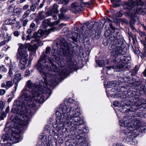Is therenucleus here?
Instances as JSON below:
<instances>
[{
	"instance_id": "25",
	"label": "nucleus",
	"mask_w": 146,
	"mask_h": 146,
	"mask_svg": "<svg viewBox=\"0 0 146 146\" xmlns=\"http://www.w3.org/2000/svg\"><path fill=\"white\" fill-rule=\"evenodd\" d=\"M15 19H7L5 21V23L7 25H12L15 23Z\"/></svg>"
},
{
	"instance_id": "42",
	"label": "nucleus",
	"mask_w": 146,
	"mask_h": 146,
	"mask_svg": "<svg viewBox=\"0 0 146 146\" xmlns=\"http://www.w3.org/2000/svg\"><path fill=\"white\" fill-rule=\"evenodd\" d=\"M5 103L2 101H0V109L3 110L5 107Z\"/></svg>"
},
{
	"instance_id": "26",
	"label": "nucleus",
	"mask_w": 146,
	"mask_h": 146,
	"mask_svg": "<svg viewBox=\"0 0 146 146\" xmlns=\"http://www.w3.org/2000/svg\"><path fill=\"white\" fill-rule=\"evenodd\" d=\"M126 80V82H127L129 84L132 86L134 81L135 80L132 77H127Z\"/></svg>"
},
{
	"instance_id": "28",
	"label": "nucleus",
	"mask_w": 146,
	"mask_h": 146,
	"mask_svg": "<svg viewBox=\"0 0 146 146\" xmlns=\"http://www.w3.org/2000/svg\"><path fill=\"white\" fill-rule=\"evenodd\" d=\"M126 135V136H125L124 138V140H125V141L126 142H129L131 140V137H132L131 135L130 136L129 135V133H123Z\"/></svg>"
},
{
	"instance_id": "46",
	"label": "nucleus",
	"mask_w": 146,
	"mask_h": 146,
	"mask_svg": "<svg viewBox=\"0 0 146 146\" xmlns=\"http://www.w3.org/2000/svg\"><path fill=\"white\" fill-rule=\"evenodd\" d=\"M113 21L114 22L118 25H120V23L119 22V19H113Z\"/></svg>"
},
{
	"instance_id": "19",
	"label": "nucleus",
	"mask_w": 146,
	"mask_h": 146,
	"mask_svg": "<svg viewBox=\"0 0 146 146\" xmlns=\"http://www.w3.org/2000/svg\"><path fill=\"white\" fill-rule=\"evenodd\" d=\"M88 32L90 34V36L92 37V38H93L96 35L95 31V29L93 27L90 26L88 27Z\"/></svg>"
},
{
	"instance_id": "61",
	"label": "nucleus",
	"mask_w": 146,
	"mask_h": 146,
	"mask_svg": "<svg viewBox=\"0 0 146 146\" xmlns=\"http://www.w3.org/2000/svg\"><path fill=\"white\" fill-rule=\"evenodd\" d=\"M29 6L28 5H26L23 6V9L25 10H26L29 7Z\"/></svg>"
},
{
	"instance_id": "63",
	"label": "nucleus",
	"mask_w": 146,
	"mask_h": 146,
	"mask_svg": "<svg viewBox=\"0 0 146 146\" xmlns=\"http://www.w3.org/2000/svg\"><path fill=\"white\" fill-rule=\"evenodd\" d=\"M31 35L30 34H29L26 36V40H29L31 38Z\"/></svg>"
},
{
	"instance_id": "54",
	"label": "nucleus",
	"mask_w": 146,
	"mask_h": 146,
	"mask_svg": "<svg viewBox=\"0 0 146 146\" xmlns=\"http://www.w3.org/2000/svg\"><path fill=\"white\" fill-rule=\"evenodd\" d=\"M66 114H67V112H66L64 113V119H66V120L65 121V122L64 121V122L66 123V121H67V119H68L69 120L70 119V117H68V118H66V117H67V116L66 115ZM65 125H67L66 124H65Z\"/></svg>"
},
{
	"instance_id": "39",
	"label": "nucleus",
	"mask_w": 146,
	"mask_h": 146,
	"mask_svg": "<svg viewBox=\"0 0 146 146\" xmlns=\"http://www.w3.org/2000/svg\"><path fill=\"white\" fill-rule=\"evenodd\" d=\"M51 50L49 46H47L46 49V50L44 52H43V54H49L50 53V51ZM42 54V55L43 54Z\"/></svg>"
},
{
	"instance_id": "5",
	"label": "nucleus",
	"mask_w": 146,
	"mask_h": 146,
	"mask_svg": "<svg viewBox=\"0 0 146 146\" xmlns=\"http://www.w3.org/2000/svg\"><path fill=\"white\" fill-rule=\"evenodd\" d=\"M122 44H118L109 46V48L110 50H112L111 54L113 62L118 63L121 61H123L125 62L118 64L116 66H107L106 68L108 70L111 69H121L122 70H124L130 68V66H128L127 63L130 59L131 58L129 56L126 57L123 56L126 52V49L122 48Z\"/></svg>"
},
{
	"instance_id": "14",
	"label": "nucleus",
	"mask_w": 146,
	"mask_h": 146,
	"mask_svg": "<svg viewBox=\"0 0 146 146\" xmlns=\"http://www.w3.org/2000/svg\"><path fill=\"white\" fill-rule=\"evenodd\" d=\"M129 116L127 117V119L122 120L120 121L119 125L121 126L124 127H126V128L123 130V131L125 130H126L125 132H127V128L128 126H130V124H131V122H130V121L128 120L129 119L128 118L127 119Z\"/></svg>"
},
{
	"instance_id": "50",
	"label": "nucleus",
	"mask_w": 146,
	"mask_h": 146,
	"mask_svg": "<svg viewBox=\"0 0 146 146\" xmlns=\"http://www.w3.org/2000/svg\"><path fill=\"white\" fill-rule=\"evenodd\" d=\"M111 33H109L108 31H106L105 32L104 35L106 37H107L109 36L110 37L111 35Z\"/></svg>"
},
{
	"instance_id": "27",
	"label": "nucleus",
	"mask_w": 146,
	"mask_h": 146,
	"mask_svg": "<svg viewBox=\"0 0 146 146\" xmlns=\"http://www.w3.org/2000/svg\"><path fill=\"white\" fill-rule=\"evenodd\" d=\"M145 86L141 84V83L137 86H136L134 88L135 90L139 91H142L144 90L145 89Z\"/></svg>"
},
{
	"instance_id": "12",
	"label": "nucleus",
	"mask_w": 146,
	"mask_h": 146,
	"mask_svg": "<svg viewBox=\"0 0 146 146\" xmlns=\"http://www.w3.org/2000/svg\"><path fill=\"white\" fill-rule=\"evenodd\" d=\"M58 6L55 4H53L52 9H50L49 11L46 13V16L44 17L45 18L48 16L51 15L54 18H57V16L54 15V13L58 14V11L57 9Z\"/></svg>"
},
{
	"instance_id": "60",
	"label": "nucleus",
	"mask_w": 146,
	"mask_h": 146,
	"mask_svg": "<svg viewBox=\"0 0 146 146\" xmlns=\"http://www.w3.org/2000/svg\"><path fill=\"white\" fill-rule=\"evenodd\" d=\"M28 21L27 19L24 20L23 23V25L24 27H25Z\"/></svg>"
},
{
	"instance_id": "38",
	"label": "nucleus",
	"mask_w": 146,
	"mask_h": 146,
	"mask_svg": "<svg viewBox=\"0 0 146 146\" xmlns=\"http://www.w3.org/2000/svg\"><path fill=\"white\" fill-rule=\"evenodd\" d=\"M31 12V11L30 9H28L26 11L23 16V18H25L28 17V16L29 14Z\"/></svg>"
},
{
	"instance_id": "40",
	"label": "nucleus",
	"mask_w": 146,
	"mask_h": 146,
	"mask_svg": "<svg viewBox=\"0 0 146 146\" xmlns=\"http://www.w3.org/2000/svg\"><path fill=\"white\" fill-rule=\"evenodd\" d=\"M14 13H15V15H18V14L20 13H21V9H15L13 11Z\"/></svg>"
},
{
	"instance_id": "56",
	"label": "nucleus",
	"mask_w": 146,
	"mask_h": 146,
	"mask_svg": "<svg viewBox=\"0 0 146 146\" xmlns=\"http://www.w3.org/2000/svg\"><path fill=\"white\" fill-rule=\"evenodd\" d=\"M113 6L114 8H116L117 7L119 6V4L118 3H117L113 2Z\"/></svg>"
},
{
	"instance_id": "41",
	"label": "nucleus",
	"mask_w": 146,
	"mask_h": 146,
	"mask_svg": "<svg viewBox=\"0 0 146 146\" xmlns=\"http://www.w3.org/2000/svg\"><path fill=\"white\" fill-rule=\"evenodd\" d=\"M127 79L126 77L124 78L120 77L119 78L118 80V81L121 82H126V80Z\"/></svg>"
},
{
	"instance_id": "17",
	"label": "nucleus",
	"mask_w": 146,
	"mask_h": 146,
	"mask_svg": "<svg viewBox=\"0 0 146 146\" xmlns=\"http://www.w3.org/2000/svg\"><path fill=\"white\" fill-rule=\"evenodd\" d=\"M60 109L62 111V113H59V111H57L56 112V115H58V119H60L59 121L60 122H61V120H62V119H61V117H62V116H63V118L64 117V112L63 111H64V108H63V105L62 104H61L60 105Z\"/></svg>"
},
{
	"instance_id": "7",
	"label": "nucleus",
	"mask_w": 146,
	"mask_h": 146,
	"mask_svg": "<svg viewBox=\"0 0 146 146\" xmlns=\"http://www.w3.org/2000/svg\"><path fill=\"white\" fill-rule=\"evenodd\" d=\"M128 118L129 119L128 120L131 122L130 126H128L127 128V132H125L126 130H125L123 133H128L130 136L131 135L133 137H136L138 136L140 137L142 136V135L139 133V131L138 130L143 125L141 121L136 119L135 120L133 119L131 116H129Z\"/></svg>"
},
{
	"instance_id": "35",
	"label": "nucleus",
	"mask_w": 146,
	"mask_h": 146,
	"mask_svg": "<svg viewBox=\"0 0 146 146\" xmlns=\"http://www.w3.org/2000/svg\"><path fill=\"white\" fill-rule=\"evenodd\" d=\"M72 8L74 10H76V12H77L80 11L82 10V8L79 5H75L72 7Z\"/></svg>"
},
{
	"instance_id": "10",
	"label": "nucleus",
	"mask_w": 146,
	"mask_h": 146,
	"mask_svg": "<svg viewBox=\"0 0 146 146\" xmlns=\"http://www.w3.org/2000/svg\"><path fill=\"white\" fill-rule=\"evenodd\" d=\"M143 3L141 0H137L136 2V6L135 8V10L133 13H134V15H132L134 18L139 17V14L142 15H146V10L145 9L142 8V5Z\"/></svg>"
},
{
	"instance_id": "1",
	"label": "nucleus",
	"mask_w": 146,
	"mask_h": 146,
	"mask_svg": "<svg viewBox=\"0 0 146 146\" xmlns=\"http://www.w3.org/2000/svg\"><path fill=\"white\" fill-rule=\"evenodd\" d=\"M52 46L53 49L51 51V57L43 54L36 66L38 71L45 75V77H42V80H39L36 84H32L31 80L28 81L27 86L23 89L31 90L29 94L35 101L40 103L44 101L41 94H47L49 96L51 94L50 88L55 86L58 84V80H62L64 78V72L62 71L58 73L57 66L53 63L60 59L56 50L64 54V38L62 35L58 41L53 43Z\"/></svg>"
},
{
	"instance_id": "49",
	"label": "nucleus",
	"mask_w": 146,
	"mask_h": 146,
	"mask_svg": "<svg viewBox=\"0 0 146 146\" xmlns=\"http://www.w3.org/2000/svg\"><path fill=\"white\" fill-rule=\"evenodd\" d=\"M88 32V30L85 31L84 37L85 38L89 36H90V34Z\"/></svg>"
},
{
	"instance_id": "55",
	"label": "nucleus",
	"mask_w": 146,
	"mask_h": 146,
	"mask_svg": "<svg viewBox=\"0 0 146 146\" xmlns=\"http://www.w3.org/2000/svg\"><path fill=\"white\" fill-rule=\"evenodd\" d=\"M5 92V91L4 89L0 90V95H3L4 94Z\"/></svg>"
},
{
	"instance_id": "30",
	"label": "nucleus",
	"mask_w": 146,
	"mask_h": 146,
	"mask_svg": "<svg viewBox=\"0 0 146 146\" xmlns=\"http://www.w3.org/2000/svg\"><path fill=\"white\" fill-rule=\"evenodd\" d=\"M73 36L72 38V39L73 41L76 42H78V34L77 33H73Z\"/></svg>"
},
{
	"instance_id": "37",
	"label": "nucleus",
	"mask_w": 146,
	"mask_h": 146,
	"mask_svg": "<svg viewBox=\"0 0 146 146\" xmlns=\"http://www.w3.org/2000/svg\"><path fill=\"white\" fill-rule=\"evenodd\" d=\"M15 7L14 4L10 5L8 7V9L9 10V11L11 12H12L15 9L14 8Z\"/></svg>"
},
{
	"instance_id": "58",
	"label": "nucleus",
	"mask_w": 146,
	"mask_h": 146,
	"mask_svg": "<svg viewBox=\"0 0 146 146\" xmlns=\"http://www.w3.org/2000/svg\"><path fill=\"white\" fill-rule=\"evenodd\" d=\"M13 34L15 36L17 37L19 35V32L18 31H15L14 32Z\"/></svg>"
},
{
	"instance_id": "57",
	"label": "nucleus",
	"mask_w": 146,
	"mask_h": 146,
	"mask_svg": "<svg viewBox=\"0 0 146 146\" xmlns=\"http://www.w3.org/2000/svg\"><path fill=\"white\" fill-rule=\"evenodd\" d=\"M52 132L54 133V136H56L57 137H58L57 135H58V131L57 130L54 131V130H52Z\"/></svg>"
},
{
	"instance_id": "36",
	"label": "nucleus",
	"mask_w": 146,
	"mask_h": 146,
	"mask_svg": "<svg viewBox=\"0 0 146 146\" xmlns=\"http://www.w3.org/2000/svg\"><path fill=\"white\" fill-rule=\"evenodd\" d=\"M97 63L100 67H102L105 65V63L104 60H98Z\"/></svg>"
},
{
	"instance_id": "20",
	"label": "nucleus",
	"mask_w": 146,
	"mask_h": 146,
	"mask_svg": "<svg viewBox=\"0 0 146 146\" xmlns=\"http://www.w3.org/2000/svg\"><path fill=\"white\" fill-rule=\"evenodd\" d=\"M13 83L12 81H9L7 82L5 84L3 83L1 84V87L5 88L7 90L11 87L13 85Z\"/></svg>"
},
{
	"instance_id": "45",
	"label": "nucleus",
	"mask_w": 146,
	"mask_h": 146,
	"mask_svg": "<svg viewBox=\"0 0 146 146\" xmlns=\"http://www.w3.org/2000/svg\"><path fill=\"white\" fill-rule=\"evenodd\" d=\"M107 84L109 87H113L115 86L114 83L113 82H108L107 83Z\"/></svg>"
},
{
	"instance_id": "32",
	"label": "nucleus",
	"mask_w": 146,
	"mask_h": 146,
	"mask_svg": "<svg viewBox=\"0 0 146 146\" xmlns=\"http://www.w3.org/2000/svg\"><path fill=\"white\" fill-rule=\"evenodd\" d=\"M146 133V125L142 126L140 129V131H139V133H141L142 135L143 133Z\"/></svg>"
},
{
	"instance_id": "47",
	"label": "nucleus",
	"mask_w": 146,
	"mask_h": 146,
	"mask_svg": "<svg viewBox=\"0 0 146 146\" xmlns=\"http://www.w3.org/2000/svg\"><path fill=\"white\" fill-rule=\"evenodd\" d=\"M13 143L11 142H7L6 143L2 144L1 146H11L12 144Z\"/></svg>"
},
{
	"instance_id": "64",
	"label": "nucleus",
	"mask_w": 146,
	"mask_h": 146,
	"mask_svg": "<svg viewBox=\"0 0 146 146\" xmlns=\"http://www.w3.org/2000/svg\"><path fill=\"white\" fill-rule=\"evenodd\" d=\"M30 73V71L28 70H27L26 71V73L25 74V76H28Z\"/></svg>"
},
{
	"instance_id": "31",
	"label": "nucleus",
	"mask_w": 146,
	"mask_h": 146,
	"mask_svg": "<svg viewBox=\"0 0 146 146\" xmlns=\"http://www.w3.org/2000/svg\"><path fill=\"white\" fill-rule=\"evenodd\" d=\"M64 7H62L60 9V13L58 14L59 18H64Z\"/></svg>"
},
{
	"instance_id": "2",
	"label": "nucleus",
	"mask_w": 146,
	"mask_h": 146,
	"mask_svg": "<svg viewBox=\"0 0 146 146\" xmlns=\"http://www.w3.org/2000/svg\"><path fill=\"white\" fill-rule=\"evenodd\" d=\"M30 90H23L21 95L18 101H15L14 104L18 108H13L11 112L17 114L16 115L12 116L11 118L12 121L11 125L8 127H5L4 131L8 133L3 134L1 137V140L3 142L16 143L19 141L18 135H14V134H10L14 131V129L22 130L21 128L26 126L28 124L30 118L33 114L34 110L36 108V105L32 101L34 100L29 94Z\"/></svg>"
},
{
	"instance_id": "16",
	"label": "nucleus",
	"mask_w": 146,
	"mask_h": 146,
	"mask_svg": "<svg viewBox=\"0 0 146 146\" xmlns=\"http://www.w3.org/2000/svg\"><path fill=\"white\" fill-rule=\"evenodd\" d=\"M82 134H77L76 135V139L77 140L78 143H80L82 145L83 144H84L85 143L86 141V139L82 136Z\"/></svg>"
},
{
	"instance_id": "11",
	"label": "nucleus",
	"mask_w": 146,
	"mask_h": 146,
	"mask_svg": "<svg viewBox=\"0 0 146 146\" xmlns=\"http://www.w3.org/2000/svg\"><path fill=\"white\" fill-rule=\"evenodd\" d=\"M129 3L124 2L123 3V9H124L132 10L133 11H134L136 7L137 0H129Z\"/></svg>"
},
{
	"instance_id": "51",
	"label": "nucleus",
	"mask_w": 146,
	"mask_h": 146,
	"mask_svg": "<svg viewBox=\"0 0 146 146\" xmlns=\"http://www.w3.org/2000/svg\"><path fill=\"white\" fill-rule=\"evenodd\" d=\"M138 33L142 37H143V36H145V33L142 32L141 31H139L138 32Z\"/></svg>"
},
{
	"instance_id": "21",
	"label": "nucleus",
	"mask_w": 146,
	"mask_h": 146,
	"mask_svg": "<svg viewBox=\"0 0 146 146\" xmlns=\"http://www.w3.org/2000/svg\"><path fill=\"white\" fill-rule=\"evenodd\" d=\"M17 70L16 68L12 65H10L8 74L11 77L13 75L14 72H15Z\"/></svg>"
},
{
	"instance_id": "23",
	"label": "nucleus",
	"mask_w": 146,
	"mask_h": 146,
	"mask_svg": "<svg viewBox=\"0 0 146 146\" xmlns=\"http://www.w3.org/2000/svg\"><path fill=\"white\" fill-rule=\"evenodd\" d=\"M138 19H137V20H136L135 19H131L130 21V27L133 31L134 30H135V28L133 26V24L135 23L136 22L137 23V24H138Z\"/></svg>"
},
{
	"instance_id": "59",
	"label": "nucleus",
	"mask_w": 146,
	"mask_h": 146,
	"mask_svg": "<svg viewBox=\"0 0 146 146\" xmlns=\"http://www.w3.org/2000/svg\"><path fill=\"white\" fill-rule=\"evenodd\" d=\"M16 27L18 28H19L20 27L21 24L19 22H17L16 23Z\"/></svg>"
},
{
	"instance_id": "6",
	"label": "nucleus",
	"mask_w": 146,
	"mask_h": 146,
	"mask_svg": "<svg viewBox=\"0 0 146 146\" xmlns=\"http://www.w3.org/2000/svg\"><path fill=\"white\" fill-rule=\"evenodd\" d=\"M75 48L76 47H74L73 49L72 48L70 47L64 41V56L66 58V61L68 64L67 67H66L65 72L64 71V78L70 75L71 69H74L75 70L78 69L77 62L71 60L72 57L74 54V52H75L77 51L75 50Z\"/></svg>"
},
{
	"instance_id": "53",
	"label": "nucleus",
	"mask_w": 146,
	"mask_h": 146,
	"mask_svg": "<svg viewBox=\"0 0 146 146\" xmlns=\"http://www.w3.org/2000/svg\"><path fill=\"white\" fill-rule=\"evenodd\" d=\"M36 8V6L35 4H33L30 7V9L32 11H34L35 9Z\"/></svg>"
},
{
	"instance_id": "43",
	"label": "nucleus",
	"mask_w": 146,
	"mask_h": 146,
	"mask_svg": "<svg viewBox=\"0 0 146 146\" xmlns=\"http://www.w3.org/2000/svg\"><path fill=\"white\" fill-rule=\"evenodd\" d=\"M56 29L54 27H52L50 29H48L46 31L48 33V35L51 32V31H55V30Z\"/></svg>"
},
{
	"instance_id": "24",
	"label": "nucleus",
	"mask_w": 146,
	"mask_h": 146,
	"mask_svg": "<svg viewBox=\"0 0 146 146\" xmlns=\"http://www.w3.org/2000/svg\"><path fill=\"white\" fill-rule=\"evenodd\" d=\"M0 38L2 37V38H4V41L8 42L10 40V38L8 36L7 34H6V36L5 37V33H2L0 34Z\"/></svg>"
},
{
	"instance_id": "33",
	"label": "nucleus",
	"mask_w": 146,
	"mask_h": 146,
	"mask_svg": "<svg viewBox=\"0 0 146 146\" xmlns=\"http://www.w3.org/2000/svg\"><path fill=\"white\" fill-rule=\"evenodd\" d=\"M141 83L140 81L136 80L135 79L132 86H133V88L134 89L136 87V86H137L139 84H140Z\"/></svg>"
},
{
	"instance_id": "9",
	"label": "nucleus",
	"mask_w": 146,
	"mask_h": 146,
	"mask_svg": "<svg viewBox=\"0 0 146 146\" xmlns=\"http://www.w3.org/2000/svg\"><path fill=\"white\" fill-rule=\"evenodd\" d=\"M66 109L65 111L67 112L66 115L67 117L66 118L68 119V117L70 116V119H67L66 124L67 126H72V124L73 125L76 123H78L80 120H82L81 119L79 116L80 115V113L78 111L76 112L73 107L69 108V107H66Z\"/></svg>"
},
{
	"instance_id": "52",
	"label": "nucleus",
	"mask_w": 146,
	"mask_h": 146,
	"mask_svg": "<svg viewBox=\"0 0 146 146\" xmlns=\"http://www.w3.org/2000/svg\"><path fill=\"white\" fill-rule=\"evenodd\" d=\"M113 104L115 106L117 107L119 105V103L118 101H115L113 102Z\"/></svg>"
},
{
	"instance_id": "62",
	"label": "nucleus",
	"mask_w": 146,
	"mask_h": 146,
	"mask_svg": "<svg viewBox=\"0 0 146 146\" xmlns=\"http://www.w3.org/2000/svg\"><path fill=\"white\" fill-rule=\"evenodd\" d=\"M74 100H73L72 98H70L68 99V101L69 103H73L74 102Z\"/></svg>"
},
{
	"instance_id": "13",
	"label": "nucleus",
	"mask_w": 146,
	"mask_h": 146,
	"mask_svg": "<svg viewBox=\"0 0 146 146\" xmlns=\"http://www.w3.org/2000/svg\"><path fill=\"white\" fill-rule=\"evenodd\" d=\"M59 20L55 21L54 22H50V19H46L44 20L42 22V25L44 28H46L48 26H53L57 25L60 23Z\"/></svg>"
},
{
	"instance_id": "8",
	"label": "nucleus",
	"mask_w": 146,
	"mask_h": 146,
	"mask_svg": "<svg viewBox=\"0 0 146 146\" xmlns=\"http://www.w3.org/2000/svg\"><path fill=\"white\" fill-rule=\"evenodd\" d=\"M109 26V31L110 32V30L111 29L113 31H111L110 36L106 40L107 43L106 44L104 43V44L105 45L108 44H111L110 46H115L118 44L121 45L123 44V40L120 38L118 30L116 29L112 24H110Z\"/></svg>"
},
{
	"instance_id": "34",
	"label": "nucleus",
	"mask_w": 146,
	"mask_h": 146,
	"mask_svg": "<svg viewBox=\"0 0 146 146\" xmlns=\"http://www.w3.org/2000/svg\"><path fill=\"white\" fill-rule=\"evenodd\" d=\"M138 70V68L136 66L134 68V70L131 72V75L132 76H135L137 73Z\"/></svg>"
},
{
	"instance_id": "29",
	"label": "nucleus",
	"mask_w": 146,
	"mask_h": 146,
	"mask_svg": "<svg viewBox=\"0 0 146 146\" xmlns=\"http://www.w3.org/2000/svg\"><path fill=\"white\" fill-rule=\"evenodd\" d=\"M7 71V69L5 67V66L1 65L0 66V73H3L6 72Z\"/></svg>"
},
{
	"instance_id": "48",
	"label": "nucleus",
	"mask_w": 146,
	"mask_h": 146,
	"mask_svg": "<svg viewBox=\"0 0 146 146\" xmlns=\"http://www.w3.org/2000/svg\"><path fill=\"white\" fill-rule=\"evenodd\" d=\"M7 115V113L4 112L2 113L1 115L0 119L1 120L3 119Z\"/></svg>"
},
{
	"instance_id": "15",
	"label": "nucleus",
	"mask_w": 146,
	"mask_h": 146,
	"mask_svg": "<svg viewBox=\"0 0 146 146\" xmlns=\"http://www.w3.org/2000/svg\"><path fill=\"white\" fill-rule=\"evenodd\" d=\"M123 12L122 11H120L117 12L115 15L113 13L111 12V11L109 12V15L110 16L111 18H116V17H120L123 15Z\"/></svg>"
},
{
	"instance_id": "18",
	"label": "nucleus",
	"mask_w": 146,
	"mask_h": 146,
	"mask_svg": "<svg viewBox=\"0 0 146 146\" xmlns=\"http://www.w3.org/2000/svg\"><path fill=\"white\" fill-rule=\"evenodd\" d=\"M21 74L20 73H18L16 74L15 76L14 81L15 82V84H16L15 87V91L16 90L17 87V83L22 79V78L21 77Z\"/></svg>"
},
{
	"instance_id": "3",
	"label": "nucleus",
	"mask_w": 146,
	"mask_h": 146,
	"mask_svg": "<svg viewBox=\"0 0 146 146\" xmlns=\"http://www.w3.org/2000/svg\"><path fill=\"white\" fill-rule=\"evenodd\" d=\"M45 32L42 29H39L38 32H35L33 35L32 38L35 39V41L37 42L38 44H35L33 45L30 43H27L24 45L21 43L18 44L19 47L16 54L17 60H19L20 68L22 70L25 69L31 64V62L28 61L27 58L28 54L27 49L33 52H35L38 48L41 42L40 40L41 37L44 35Z\"/></svg>"
},
{
	"instance_id": "4",
	"label": "nucleus",
	"mask_w": 146,
	"mask_h": 146,
	"mask_svg": "<svg viewBox=\"0 0 146 146\" xmlns=\"http://www.w3.org/2000/svg\"><path fill=\"white\" fill-rule=\"evenodd\" d=\"M125 92L126 99L123 100L124 105L119 109L121 112L126 113L146 110V103H142L139 101V98L137 96L136 91L128 90Z\"/></svg>"
},
{
	"instance_id": "22",
	"label": "nucleus",
	"mask_w": 146,
	"mask_h": 146,
	"mask_svg": "<svg viewBox=\"0 0 146 146\" xmlns=\"http://www.w3.org/2000/svg\"><path fill=\"white\" fill-rule=\"evenodd\" d=\"M83 123V120H80L79 122L74 124V125L72 127V129L74 130L79 128L80 126L82 125Z\"/></svg>"
},
{
	"instance_id": "44",
	"label": "nucleus",
	"mask_w": 146,
	"mask_h": 146,
	"mask_svg": "<svg viewBox=\"0 0 146 146\" xmlns=\"http://www.w3.org/2000/svg\"><path fill=\"white\" fill-rule=\"evenodd\" d=\"M138 115L140 117L143 118L145 117V114L143 112H141L138 113Z\"/></svg>"
}]
</instances>
